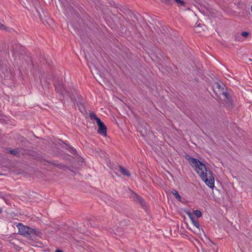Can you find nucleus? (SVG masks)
<instances>
[{
  "label": "nucleus",
  "mask_w": 252,
  "mask_h": 252,
  "mask_svg": "<svg viewBox=\"0 0 252 252\" xmlns=\"http://www.w3.org/2000/svg\"><path fill=\"white\" fill-rule=\"evenodd\" d=\"M14 224L19 229V234L24 236L29 237L32 239L39 237L40 232L28 226L23 225L20 222H15Z\"/></svg>",
  "instance_id": "3"
},
{
  "label": "nucleus",
  "mask_w": 252,
  "mask_h": 252,
  "mask_svg": "<svg viewBox=\"0 0 252 252\" xmlns=\"http://www.w3.org/2000/svg\"><path fill=\"white\" fill-rule=\"evenodd\" d=\"M249 32H242L241 35L244 37H247L249 35Z\"/></svg>",
  "instance_id": "18"
},
{
  "label": "nucleus",
  "mask_w": 252,
  "mask_h": 252,
  "mask_svg": "<svg viewBox=\"0 0 252 252\" xmlns=\"http://www.w3.org/2000/svg\"><path fill=\"white\" fill-rule=\"evenodd\" d=\"M40 9L41 10V12L42 13V14L45 16L46 17V15L47 14V12L46 10H44L43 9H42V8H40Z\"/></svg>",
  "instance_id": "19"
},
{
  "label": "nucleus",
  "mask_w": 252,
  "mask_h": 252,
  "mask_svg": "<svg viewBox=\"0 0 252 252\" xmlns=\"http://www.w3.org/2000/svg\"><path fill=\"white\" fill-rule=\"evenodd\" d=\"M47 162L60 168H63L64 167V165L63 164L59 163L58 161L56 160L49 161H47Z\"/></svg>",
  "instance_id": "11"
},
{
  "label": "nucleus",
  "mask_w": 252,
  "mask_h": 252,
  "mask_svg": "<svg viewBox=\"0 0 252 252\" xmlns=\"http://www.w3.org/2000/svg\"><path fill=\"white\" fill-rule=\"evenodd\" d=\"M216 88L219 90L218 91L219 92L220 91L219 90L220 88V85L218 83H217L216 84Z\"/></svg>",
  "instance_id": "21"
},
{
  "label": "nucleus",
  "mask_w": 252,
  "mask_h": 252,
  "mask_svg": "<svg viewBox=\"0 0 252 252\" xmlns=\"http://www.w3.org/2000/svg\"><path fill=\"white\" fill-rule=\"evenodd\" d=\"M8 69L9 68L7 65L6 62L0 60V71L5 74L8 72Z\"/></svg>",
  "instance_id": "6"
},
{
  "label": "nucleus",
  "mask_w": 252,
  "mask_h": 252,
  "mask_svg": "<svg viewBox=\"0 0 252 252\" xmlns=\"http://www.w3.org/2000/svg\"><path fill=\"white\" fill-rule=\"evenodd\" d=\"M213 90H214V93H215V94H216V96H217L219 99H220V96H219V94L216 92V90H215V89H214V88H213Z\"/></svg>",
  "instance_id": "22"
},
{
  "label": "nucleus",
  "mask_w": 252,
  "mask_h": 252,
  "mask_svg": "<svg viewBox=\"0 0 252 252\" xmlns=\"http://www.w3.org/2000/svg\"><path fill=\"white\" fill-rule=\"evenodd\" d=\"M36 11L38 13V16L40 19V20H41L42 19V15L40 13V12H39V10H38L37 9H36Z\"/></svg>",
  "instance_id": "20"
},
{
  "label": "nucleus",
  "mask_w": 252,
  "mask_h": 252,
  "mask_svg": "<svg viewBox=\"0 0 252 252\" xmlns=\"http://www.w3.org/2000/svg\"><path fill=\"white\" fill-rule=\"evenodd\" d=\"M118 170L122 173V174L125 176L129 177L130 176V174L128 170L126 168H125L121 165H119L118 166Z\"/></svg>",
  "instance_id": "8"
},
{
  "label": "nucleus",
  "mask_w": 252,
  "mask_h": 252,
  "mask_svg": "<svg viewBox=\"0 0 252 252\" xmlns=\"http://www.w3.org/2000/svg\"><path fill=\"white\" fill-rule=\"evenodd\" d=\"M223 87L221 86V94L223 96V99H221V106L228 111H231L234 108V103L233 100V92L225 85Z\"/></svg>",
  "instance_id": "2"
},
{
  "label": "nucleus",
  "mask_w": 252,
  "mask_h": 252,
  "mask_svg": "<svg viewBox=\"0 0 252 252\" xmlns=\"http://www.w3.org/2000/svg\"><path fill=\"white\" fill-rule=\"evenodd\" d=\"M235 5H236L237 6V8L238 9H240L242 8V5H243V3L242 2H241V1H238L237 3L235 4Z\"/></svg>",
  "instance_id": "17"
},
{
  "label": "nucleus",
  "mask_w": 252,
  "mask_h": 252,
  "mask_svg": "<svg viewBox=\"0 0 252 252\" xmlns=\"http://www.w3.org/2000/svg\"><path fill=\"white\" fill-rule=\"evenodd\" d=\"M171 192L178 201L181 200V197L176 190L173 189L172 190Z\"/></svg>",
  "instance_id": "12"
},
{
  "label": "nucleus",
  "mask_w": 252,
  "mask_h": 252,
  "mask_svg": "<svg viewBox=\"0 0 252 252\" xmlns=\"http://www.w3.org/2000/svg\"><path fill=\"white\" fill-rule=\"evenodd\" d=\"M9 152L12 155L16 156L17 157H20V150H10Z\"/></svg>",
  "instance_id": "13"
},
{
  "label": "nucleus",
  "mask_w": 252,
  "mask_h": 252,
  "mask_svg": "<svg viewBox=\"0 0 252 252\" xmlns=\"http://www.w3.org/2000/svg\"><path fill=\"white\" fill-rule=\"evenodd\" d=\"M141 133L142 136H145V135L147 134V132L146 131L144 133L143 132H141Z\"/></svg>",
  "instance_id": "24"
},
{
  "label": "nucleus",
  "mask_w": 252,
  "mask_h": 252,
  "mask_svg": "<svg viewBox=\"0 0 252 252\" xmlns=\"http://www.w3.org/2000/svg\"><path fill=\"white\" fill-rule=\"evenodd\" d=\"M133 198L135 201L139 202L141 204V205H144V201L143 198L138 195L137 194L134 193L133 196Z\"/></svg>",
  "instance_id": "9"
},
{
  "label": "nucleus",
  "mask_w": 252,
  "mask_h": 252,
  "mask_svg": "<svg viewBox=\"0 0 252 252\" xmlns=\"http://www.w3.org/2000/svg\"><path fill=\"white\" fill-rule=\"evenodd\" d=\"M193 215H195L197 218H199L202 216L201 212L199 210H194L193 212Z\"/></svg>",
  "instance_id": "15"
},
{
  "label": "nucleus",
  "mask_w": 252,
  "mask_h": 252,
  "mask_svg": "<svg viewBox=\"0 0 252 252\" xmlns=\"http://www.w3.org/2000/svg\"><path fill=\"white\" fill-rule=\"evenodd\" d=\"M186 214L190 219L193 225L195 226L196 228H199L200 225L199 224V222L197 220L195 219L194 217L193 216V215L191 214V213L189 211H187L186 212Z\"/></svg>",
  "instance_id": "7"
},
{
  "label": "nucleus",
  "mask_w": 252,
  "mask_h": 252,
  "mask_svg": "<svg viewBox=\"0 0 252 252\" xmlns=\"http://www.w3.org/2000/svg\"><path fill=\"white\" fill-rule=\"evenodd\" d=\"M98 128L97 133L102 135L103 136H106L107 135V127L104 125V123L100 124L98 125Z\"/></svg>",
  "instance_id": "5"
},
{
  "label": "nucleus",
  "mask_w": 252,
  "mask_h": 252,
  "mask_svg": "<svg viewBox=\"0 0 252 252\" xmlns=\"http://www.w3.org/2000/svg\"><path fill=\"white\" fill-rule=\"evenodd\" d=\"M55 252H63L62 250L58 249Z\"/></svg>",
  "instance_id": "25"
},
{
  "label": "nucleus",
  "mask_w": 252,
  "mask_h": 252,
  "mask_svg": "<svg viewBox=\"0 0 252 252\" xmlns=\"http://www.w3.org/2000/svg\"><path fill=\"white\" fill-rule=\"evenodd\" d=\"M90 118L93 120L94 119L95 120L96 123H97V125H99L100 124L102 123V122L101 121V120L98 118L96 115L93 112H92L90 114Z\"/></svg>",
  "instance_id": "10"
},
{
  "label": "nucleus",
  "mask_w": 252,
  "mask_h": 252,
  "mask_svg": "<svg viewBox=\"0 0 252 252\" xmlns=\"http://www.w3.org/2000/svg\"><path fill=\"white\" fill-rule=\"evenodd\" d=\"M175 2L179 5V6H184L185 4V2L184 1L182 0H174Z\"/></svg>",
  "instance_id": "16"
},
{
  "label": "nucleus",
  "mask_w": 252,
  "mask_h": 252,
  "mask_svg": "<svg viewBox=\"0 0 252 252\" xmlns=\"http://www.w3.org/2000/svg\"><path fill=\"white\" fill-rule=\"evenodd\" d=\"M185 158L190 165L194 168L195 171L200 177L203 181L210 188H212L214 185V179L211 171L207 168L204 164L197 158L186 155Z\"/></svg>",
  "instance_id": "1"
},
{
  "label": "nucleus",
  "mask_w": 252,
  "mask_h": 252,
  "mask_svg": "<svg viewBox=\"0 0 252 252\" xmlns=\"http://www.w3.org/2000/svg\"><path fill=\"white\" fill-rule=\"evenodd\" d=\"M2 212V208L0 207V214H1Z\"/></svg>",
  "instance_id": "26"
},
{
  "label": "nucleus",
  "mask_w": 252,
  "mask_h": 252,
  "mask_svg": "<svg viewBox=\"0 0 252 252\" xmlns=\"http://www.w3.org/2000/svg\"><path fill=\"white\" fill-rule=\"evenodd\" d=\"M209 246L212 249V250L214 252H217L218 247L216 245V244L212 242H210V243L209 244Z\"/></svg>",
  "instance_id": "14"
},
{
  "label": "nucleus",
  "mask_w": 252,
  "mask_h": 252,
  "mask_svg": "<svg viewBox=\"0 0 252 252\" xmlns=\"http://www.w3.org/2000/svg\"><path fill=\"white\" fill-rule=\"evenodd\" d=\"M4 27V25L0 23V29L2 30Z\"/></svg>",
  "instance_id": "23"
},
{
  "label": "nucleus",
  "mask_w": 252,
  "mask_h": 252,
  "mask_svg": "<svg viewBox=\"0 0 252 252\" xmlns=\"http://www.w3.org/2000/svg\"><path fill=\"white\" fill-rule=\"evenodd\" d=\"M226 6V4H225V3L224 2H223V4H222V6L223 7H225Z\"/></svg>",
  "instance_id": "27"
},
{
  "label": "nucleus",
  "mask_w": 252,
  "mask_h": 252,
  "mask_svg": "<svg viewBox=\"0 0 252 252\" xmlns=\"http://www.w3.org/2000/svg\"><path fill=\"white\" fill-rule=\"evenodd\" d=\"M13 52H15V53L17 52V50H14V49H13Z\"/></svg>",
  "instance_id": "28"
},
{
  "label": "nucleus",
  "mask_w": 252,
  "mask_h": 252,
  "mask_svg": "<svg viewBox=\"0 0 252 252\" xmlns=\"http://www.w3.org/2000/svg\"><path fill=\"white\" fill-rule=\"evenodd\" d=\"M54 86L57 93L61 94L64 97H68L71 101L73 100L75 98L74 95L75 90L71 89L70 92L66 90L63 86L62 80L57 81Z\"/></svg>",
  "instance_id": "4"
}]
</instances>
